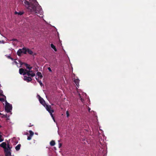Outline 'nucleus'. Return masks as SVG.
Returning <instances> with one entry per match:
<instances>
[{
	"label": "nucleus",
	"mask_w": 156,
	"mask_h": 156,
	"mask_svg": "<svg viewBox=\"0 0 156 156\" xmlns=\"http://www.w3.org/2000/svg\"><path fill=\"white\" fill-rule=\"evenodd\" d=\"M24 5L28 11L40 15H42L43 12L41 6L36 0H24Z\"/></svg>",
	"instance_id": "1"
},
{
	"label": "nucleus",
	"mask_w": 156,
	"mask_h": 156,
	"mask_svg": "<svg viewBox=\"0 0 156 156\" xmlns=\"http://www.w3.org/2000/svg\"><path fill=\"white\" fill-rule=\"evenodd\" d=\"M26 69L21 68L19 69V73L20 74L24 75V80L29 82L32 80L31 77L35 76V73L31 70L32 67L30 65L25 64Z\"/></svg>",
	"instance_id": "2"
},
{
	"label": "nucleus",
	"mask_w": 156,
	"mask_h": 156,
	"mask_svg": "<svg viewBox=\"0 0 156 156\" xmlns=\"http://www.w3.org/2000/svg\"><path fill=\"white\" fill-rule=\"evenodd\" d=\"M37 97L38 98L40 103H41L46 108L47 111H48V112L50 113V115L52 119H53L54 122H55L54 117L52 115V113H53L54 112V110L51 108V106H50L48 105L45 104L44 101L39 95H37Z\"/></svg>",
	"instance_id": "3"
},
{
	"label": "nucleus",
	"mask_w": 156,
	"mask_h": 156,
	"mask_svg": "<svg viewBox=\"0 0 156 156\" xmlns=\"http://www.w3.org/2000/svg\"><path fill=\"white\" fill-rule=\"evenodd\" d=\"M0 146L4 148L5 156H11L10 148L9 145L7 146L5 142H3L0 144Z\"/></svg>",
	"instance_id": "4"
},
{
	"label": "nucleus",
	"mask_w": 156,
	"mask_h": 156,
	"mask_svg": "<svg viewBox=\"0 0 156 156\" xmlns=\"http://www.w3.org/2000/svg\"><path fill=\"white\" fill-rule=\"evenodd\" d=\"M5 104V110L7 112H9L10 111L12 108V105H10L9 103H8L7 101H5V103H3V104Z\"/></svg>",
	"instance_id": "5"
},
{
	"label": "nucleus",
	"mask_w": 156,
	"mask_h": 156,
	"mask_svg": "<svg viewBox=\"0 0 156 156\" xmlns=\"http://www.w3.org/2000/svg\"><path fill=\"white\" fill-rule=\"evenodd\" d=\"M77 92L80 98L81 101L83 102L84 101L83 99V97L86 96V94L82 92L81 90H77Z\"/></svg>",
	"instance_id": "6"
},
{
	"label": "nucleus",
	"mask_w": 156,
	"mask_h": 156,
	"mask_svg": "<svg viewBox=\"0 0 156 156\" xmlns=\"http://www.w3.org/2000/svg\"><path fill=\"white\" fill-rule=\"evenodd\" d=\"M18 62H17L16 61L14 60V61L13 62V64L16 65L17 67H21V66L22 65V63L19 61H18Z\"/></svg>",
	"instance_id": "7"
},
{
	"label": "nucleus",
	"mask_w": 156,
	"mask_h": 156,
	"mask_svg": "<svg viewBox=\"0 0 156 156\" xmlns=\"http://www.w3.org/2000/svg\"><path fill=\"white\" fill-rule=\"evenodd\" d=\"M21 49L22 50L21 51H22L23 53L26 54L27 52V48H23Z\"/></svg>",
	"instance_id": "8"
},
{
	"label": "nucleus",
	"mask_w": 156,
	"mask_h": 156,
	"mask_svg": "<svg viewBox=\"0 0 156 156\" xmlns=\"http://www.w3.org/2000/svg\"><path fill=\"white\" fill-rule=\"evenodd\" d=\"M79 81L78 79H74V82L76 83L78 87H79Z\"/></svg>",
	"instance_id": "9"
},
{
	"label": "nucleus",
	"mask_w": 156,
	"mask_h": 156,
	"mask_svg": "<svg viewBox=\"0 0 156 156\" xmlns=\"http://www.w3.org/2000/svg\"><path fill=\"white\" fill-rule=\"evenodd\" d=\"M27 52L30 55H35V54L31 50L29 49L28 48H27Z\"/></svg>",
	"instance_id": "10"
},
{
	"label": "nucleus",
	"mask_w": 156,
	"mask_h": 156,
	"mask_svg": "<svg viewBox=\"0 0 156 156\" xmlns=\"http://www.w3.org/2000/svg\"><path fill=\"white\" fill-rule=\"evenodd\" d=\"M51 48L53 49L55 51H57V50L56 48L55 47L53 44H51Z\"/></svg>",
	"instance_id": "11"
},
{
	"label": "nucleus",
	"mask_w": 156,
	"mask_h": 156,
	"mask_svg": "<svg viewBox=\"0 0 156 156\" xmlns=\"http://www.w3.org/2000/svg\"><path fill=\"white\" fill-rule=\"evenodd\" d=\"M2 133L1 132H0V142H2L4 140V138L2 136Z\"/></svg>",
	"instance_id": "12"
},
{
	"label": "nucleus",
	"mask_w": 156,
	"mask_h": 156,
	"mask_svg": "<svg viewBox=\"0 0 156 156\" xmlns=\"http://www.w3.org/2000/svg\"><path fill=\"white\" fill-rule=\"evenodd\" d=\"M23 12L20 11L19 12H15V14L18 15H21L23 14Z\"/></svg>",
	"instance_id": "13"
},
{
	"label": "nucleus",
	"mask_w": 156,
	"mask_h": 156,
	"mask_svg": "<svg viewBox=\"0 0 156 156\" xmlns=\"http://www.w3.org/2000/svg\"><path fill=\"white\" fill-rule=\"evenodd\" d=\"M37 75L40 79H41L42 77V75L41 73L38 72L37 73Z\"/></svg>",
	"instance_id": "14"
},
{
	"label": "nucleus",
	"mask_w": 156,
	"mask_h": 156,
	"mask_svg": "<svg viewBox=\"0 0 156 156\" xmlns=\"http://www.w3.org/2000/svg\"><path fill=\"white\" fill-rule=\"evenodd\" d=\"M21 50H21V49H20L17 52V54L18 55H21V54L23 53L22 51Z\"/></svg>",
	"instance_id": "15"
},
{
	"label": "nucleus",
	"mask_w": 156,
	"mask_h": 156,
	"mask_svg": "<svg viewBox=\"0 0 156 156\" xmlns=\"http://www.w3.org/2000/svg\"><path fill=\"white\" fill-rule=\"evenodd\" d=\"M50 145L51 146H53L55 144V142L54 140L51 141L50 143Z\"/></svg>",
	"instance_id": "16"
},
{
	"label": "nucleus",
	"mask_w": 156,
	"mask_h": 156,
	"mask_svg": "<svg viewBox=\"0 0 156 156\" xmlns=\"http://www.w3.org/2000/svg\"><path fill=\"white\" fill-rule=\"evenodd\" d=\"M21 146L20 144H18L15 147L16 150L17 151H18L20 150Z\"/></svg>",
	"instance_id": "17"
},
{
	"label": "nucleus",
	"mask_w": 156,
	"mask_h": 156,
	"mask_svg": "<svg viewBox=\"0 0 156 156\" xmlns=\"http://www.w3.org/2000/svg\"><path fill=\"white\" fill-rule=\"evenodd\" d=\"M29 133H30V136H32L34 134V132L31 130H30Z\"/></svg>",
	"instance_id": "18"
},
{
	"label": "nucleus",
	"mask_w": 156,
	"mask_h": 156,
	"mask_svg": "<svg viewBox=\"0 0 156 156\" xmlns=\"http://www.w3.org/2000/svg\"><path fill=\"white\" fill-rule=\"evenodd\" d=\"M36 80H37V81L41 85H42V83L41 82V81H40L37 78H36Z\"/></svg>",
	"instance_id": "19"
},
{
	"label": "nucleus",
	"mask_w": 156,
	"mask_h": 156,
	"mask_svg": "<svg viewBox=\"0 0 156 156\" xmlns=\"http://www.w3.org/2000/svg\"><path fill=\"white\" fill-rule=\"evenodd\" d=\"M66 114L67 117H68L69 116V112L68 111H67L66 112Z\"/></svg>",
	"instance_id": "20"
},
{
	"label": "nucleus",
	"mask_w": 156,
	"mask_h": 156,
	"mask_svg": "<svg viewBox=\"0 0 156 156\" xmlns=\"http://www.w3.org/2000/svg\"><path fill=\"white\" fill-rule=\"evenodd\" d=\"M32 137V136H28V137H27V140H30L31 139Z\"/></svg>",
	"instance_id": "21"
},
{
	"label": "nucleus",
	"mask_w": 156,
	"mask_h": 156,
	"mask_svg": "<svg viewBox=\"0 0 156 156\" xmlns=\"http://www.w3.org/2000/svg\"><path fill=\"white\" fill-rule=\"evenodd\" d=\"M0 115H2V117H6V115H2L1 113H0Z\"/></svg>",
	"instance_id": "22"
},
{
	"label": "nucleus",
	"mask_w": 156,
	"mask_h": 156,
	"mask_svg": "<svg viewBox=\"0 0 156 156\" xmlns=\"http://www.w3.org/2000/svg\"><path fill=\"white\" fill-rule=\"evenodd\" d=\"M48 69L49 70V71L51 72H52V70L50 67H48Z\"/></svg>",
	"instance_id": "23"
},
{
	"label": "nucleus",
	"mask_w": 156,
	"mask_h": 156,
	"mask_svg": "<svg viewBox=\"0 0 156 156\" xmlns=\"http://www.w3.org/2000/svg\"><path fill=\"white\" fill-rule=\"evenodd\" d=\"M62 146V144L61 143L59 144V147H61Z\"/></svg>",
	"instance_id": "24"
},
{
	"label": "nucleus",
	"mask_w": 156,
	"mask_h": 156,
	"mask_svg": "<svg viewBox=\"0 0 156 156\" xmlns=\"http://www.w3.org/2000/svg\"><path fill=\"white\" fill-rule=\"evenodd\" d=\"M0 43H4V41H0Z\"/></svg>",
	"instance_id": "25"
},
{
	"label": "nucleus",
	"mask_w": 156,
	"mask_h": 156,
	"mask_svg": "<svg viewBox=\"0 0 156 156\" xmlns=\"http://www.w3.org/2000/svg\"><path fill=\"white\" fill-rule=\"evenodd\" d=\"M90 108H88V111H90Z\"/></svg>",
	"instance_id": "26"
},
{
	"label": "nucleus",
	"mask_w": 156,
	"mask_h": 156,
	"mask_svg": "<svg viewBox=\"0 0 156 156\" xmlns=\"http://www.w3.org/2000/svg\"><path fill=\"white\" fill-rule=\"evenodd\" d=\"M35 134H36V135H37V134H37V133H35Z\"/></svg>",
	"instance_id": "27"
},
{
	"label": "nucleus",
	"mask_w": 156,
	"mask_h": 156,
	"mask_svg": "<svg viewBox=\"0 0 156 156\" xmlns=\"http://www.w3.org/2000/svg\"><path fill=\"white\" fill-rule=\"evenodd\" d=\"M1 127V126H0V127Z\"/></svg>",
	"instance_id": "28"
}]
</instances>
